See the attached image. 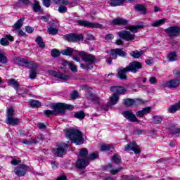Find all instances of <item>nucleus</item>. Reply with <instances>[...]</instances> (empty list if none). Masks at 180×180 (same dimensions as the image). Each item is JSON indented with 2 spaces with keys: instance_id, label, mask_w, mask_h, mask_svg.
I'll use <instances>...</instances> for the list:
<instances>
[{
  "instance_id": "f257e3e1",
  "label": "nucleus",
  "mask_w": 180,
  "mask_h": 180,
  "mask_svg": "<svg viewBox=\"0 0 180 180\" xmlns=\"http://www.w3.org/2000/svg\"><path fill=\"white\" fill-rule=\"evenodd\" d=\"M51 109L44 111V116L50 117V116H58V115H65L67 110H72L74 105L67 104L65 103H53L51 105Z\"/></svg>"
},
{
  "instance_id": "f03ea898",
  "label": "nucleus",
  "mask_w": 180,
  "mask_h": 180,
  "mask_svg": "<svg viewBox=\"0 0 180 180\" xmlns=\"http://www.w3.org/2000/svg\"><path fill=\"white\" fill-rule=\"evenodd\" d=\"M65 136L67 139L70 140L71 143L76 144V146H82L85 141L84 134L79 129L70 128L66 130Z\"/></svg>"
},
{
  "instance_id": "7ed1b4c3",
  "label": "nucleus",
  "mask_w": 180,
  "mask_h": 180,
  "mask_svg": "<svg viewBox=\"0 0 180 180\" xmlns=\"http://www.w3.org/2000/svg\"><path fill=\"white\" fill-rule=\"evenodd\" d=\"M68 144L65 143H56V148H52L51 153L55 157L63 158V155L67 154Z\"/></svg>"
},
{
  "instance_id": "20e7f679",
  "label": "nucleus",
  "mask_w": 180,
  "mask_h": 180,
  "mask_svg": "<svg viewBox=\"0 0 180 180\" xmlns=\"http://www.w3.org/2000/svg\"><path fill=\"white\" fill-rule=\"evenodd\" d=\"M147 101L142 98H124L122 101V105L126 108H131V106H139V105H144Z\"/></svg>"
},
{
  "instance_id": "39448f33",
  "label": "nucleus",
  "mask_w": 180,
  "mask_h": 180,
  "mask_svg": "<svg viewBox=\"0 0 180 180\" xmlns=\"http://www.w3.org/2000/svg\"><path fill=\"white\" fill-rule=\"evenodd\" d=\"M13 61L15 64H17L18 67H26L27 68H33L34 67V62L32 60L29 61L19 56L15 57Z\"/></svg>"
},
{
  "instance_id": "423d86ee",
  "label": "nucleus",
  "mask_w": 180,
  "mask_h": 180,
  "mask_svg": "<svg viewBox=\"0 0 180 180\" xmlns=\"http://www.w3.org/2000/svg\"><path fill=\"white\" fill-rule=\"evenodd\" d=\"M64 40L70 43H78L84 40V35L82 34L69 33L63 37Z\"/></svg>"
},
{
  "instance_id": "0eeeda50",
  "label": "nucleus",
  "mask_w": 180,
  "mask_h": 180,
  "mask_svg": "<svg viewBox=\"0 0 180 180\" xmlns=\"http://www.w3.org/2000/svg\"><path fill=\"white\" fill-rule=\"evenodd\" d=\"M30 167L27 165L20 164L18 167H14V174L19 178L25 176Z\"/></svg>"
},
{
  "instance_id": "6e6552de",
  "label": "nucleus",
  "mask_w": 180,
  "mask_h": 180,
  "mask_svg": "<svg viewBox=\"0 0 180 180\" xmlns=\"http://www.w3.org/2000/svg\"><path fill=\"white\" fill-rule=\"evenodd\" d=\"M77 23L79 26H82L83 27H91V29H100V27H102V25L98 22H91L85 20H77Z\"/></svg>"
},
{
  "instance_id": "1a4fd4ad",
  "label": "nucleus",
  "mask_w": 180,
  "mask_h": 180,
  "mask_svg": "<svg viewBox=\"0 0 180 180\" xmlns=\"http://www.w3.org/2000/svg\"><path fill=\"white\" fill-rule=\"evenodd\" d=\"M78 54L82 57L83 61L89 63V64H95L98 61L96 56L93 54H86L84 51L78 52Z\"/></svg>"
},
{
  "instance_id": "9d476101",
  "label": "nucleus",
  "mask_w": 180,
  "mask_h": 180,
  "mask_svg": "<svg viewBox=\"0 0 180 180\" xmlns=\"http://www.w3.org/2000/svg\"><path fill=\"white\" fill-rule=\"evenodd\" d=\"M127 68L129 72L132 74H136L139 70L143 68V64L139 61H132L127 65Z\"/></svg>"
},
{
  "instance_id": "9b49d317",
  "label": "nucleus",
  "mask_w": 180,
  "mask_h": 180,
  "mask_svg": "<svg viewBox=\"0 0 180 180\" xmlns=\"http://www.w3.org/2000/svg\"><path fill=\"white\" fill-rule=\"evenodd\" d=\"M166 33H167L169 37H178L180 34V27L174 25L165 29Z\"/></svg>"
},
{
  "instance_id": "f8f14e48",
  "label": "nucleus",
  "mask_w": 180,
  "mask_h": 180,
  "mask_svg": "<svg viewBox=\"0 0 180 180\" xmlns=\"http://www.w3.org/2000/svg\"><path fill=\"white\" fill-rule=\"evenodd\" d=\"M125 151H134V154H141V149L139 148V145L136 141L129 142L124 146Z\"/></svg>"
},
{
  "instance_id": "ddd939ff",
  "label": "nucleus",
  "mask_w": 180,
  "mask_h": 180,
  "mask_svg": "<svg viewBox=\"0 0 180 180\" xmlns=\"http://www.w3.org/2000/svg\"><path fill=\"white\" fill-rule=\"evenodd\" d=\"M86 98L87 101H90V102H92L93 103L96 105H99V106H101V98H99V96H98V95L94 94V92L91 91H87L86 93Z\"/></svg>"
},
{
  "instance_id": "4468645a",
  "label": "nucleus",
  "mask_w": 180,
  "mask_h": 180,
  "mask_svg": "<svg viewBox=\"0 0 180 180\" xmlns=\"http://www.w3.org/2000/svg\"><path fill=\"white\" fill-rule=\"evenodd\" d=\"M119 37L126 40L127 41H133L135 39L134 34L130 33V32L127 30H122L117 33Z\"/></svg>"
},
{
  "instance_id": "2eb2a0df",
  "label": "nucleus",
  "mask_w": 180,
  "mask_h": 180,
  "mask_svg": "<svg viewBox=\"0 0 180 180\" xmlns=\"http://www.w3.org/2000/svg\"><path fill=\"white\" fill-rule=\"evenodd\" d=\"M110 91L114 92L117 96H120V95H125L127 92L126 87L122 86H111L110 87Z\"/></svg>"
},
{
  "instance_id": "dca6fc26",
  "label": "nucleus",
  "mask_w": 180,
  "mask_h": 180,
  "mask_svg": "<svg viewBox=\"0 0 180 180\" xmlns=\"http://www.w3.org/2000/svg\"><path fill=\"white\" fill-rule=\"evenodd\" d=\"M122 116L129 120V122H132L133 123H140V120L137 119L136 115L133 113L131 111L126 110L122 112Z\"/></svg>"
},
{
  "instance_id": "f3484780",
  "label": "nucleus",
  "mask_w": 180,
  "mask_h": 180,
  "mask_svg": "<svg viewBox=\"0 0 180 180\" xmlns=\"http://www.w3.org/2000/svg\"><path fill=\"white\" fill-rule=\"evenodd\" d=\"M111 54L114 60H116L117 58V56H119V57H122L123 58H125L126 56H127V53L123 51L122 49L120 48H117L112 50Z\"/></svg>"
},
{
  "instance_id": "a211bd4d",
  "label": "nucleus",
  "mask_w": 180,
  "mask_h": 180,
  "mask_svg": "<svg viewBox=\"0 0 180 180\" xmlns=\"http://www.w3.org/2000/svg\"><path fill=\"white\" fill-rule=\"evenodd\" d=\"M165 85L169 89H176L180 85V81L178 79H173L165 82Z\"/></svg>"
},
{
  "instance_id": "6ab92c4d",
  "label": "nucleus",
  "mask_w": 180,
  "mask_h": 180,
  "mask_svg": "<svg viewBox=\"0 0 180 180\" xmlns=\"http://www.w3.org/2000/svg\"><path fill=\"white\" fill-rule=\"evenodd\" d=\"M52 72L53 77L55 78H58V79H62V81H68L70 79V76L65 75V73H63L60 71L57 72L55 70H51Z\"/></svg>"
},
{
  "instance_id": "aec40b11",
  "label": "nucleus",
  "mask_w": 180,
  "mask_h": 180,
  "mask_svg": "<svg viewBox=\"0 0 180 180\" xmlns=\"http://www.w3.org/2000/svg\"><path fill=\"white\" fill-rule=\"evenodd\" d=\"M89 165V162L86 159L79 158L76 161V168L78 169H84V168H86Z\"/></svg>"
},
{
  "instance_id": "412c9836",
  "label": "nucleus",
  "mask_w": 180,
  "mask_h": 180,
  "mask_svg": "<svg viewBox=\"0 0 180 180\" xmlns=\"http://www.w3.org/2000/svg\"><path fill=\"white\" fill-rule=\"evenodd\" d=\"M100 151L101 153H115V146L110 144L103 143L101 145Z\"/></svg>"
},
{
  "instance_id": "4be33fe9",
  "label": "nucleus",
  "mask_w": 180,
  "mask_h": 180,
  "mask_svg": "<svg viewBox=\"0 0 180 180\" xmlns=\"http://www.w3.org/2000/svg\"><path fill=\"white\" fill-rule=\"evenodd\" d=\"M127 72H130L129 69L127 68V66L125 68H121V69L117 72L118 78L121 81H124L127 79Z\"/></svg>"
},
{
  "instance_id": "5701e85b",
  "label": "nucleus",
  "mask_w": 180,
  "mask_h": 180,
  "mask_svg": "<svg viewBox=\"0 0 180 180\" xmlns=\"http://www.w3.org/2000/svg\"><path fill=\"white\" fill-rule=\"evenodd\" d=\"M129 23V20L124 18H115L111 21L113 26H126Z\"/></svg>"
},
{
  "instance_id": "b1692460",
  "label": "nucleus",
  "mask_w": 180,
  "mask_h": 180,
  "mask_svg": "<svg viewBox=\"0 0 180 180\" xmlns=\"http://www.w3.org/2000/svg\"><path fill=\"white\" fill-rule=\"evenodd\" d=\"M8 84L11 86H13L15 91H16V94L18 95H20L22 94V92H20V90L18 89L19 86H20V84L18 82V81H16V79L13 78L8 79Z\"/></svg>"
},
{
  "instance_id": "393cba45",
  "label": "nucleus",
  "mask_w": 180,
  "mask_h": 180,
  "mask_svg": "<svg viewBox=\"0 0 180 180\" xmlns=\"http://www.w3.org/2000/svg\"><path fill=\"white\" fill-rule=\"evenodd\" d=\"M80 52L81 51L74 50L71 47H67L65 50L61 51V54H63V56H68L69 57H71V56H72L74 53H75L76 54H78V53H80Z\"/></svg>"
},
{
  "instance_id": "a878e982",
  "label": "nucleus",
  "mask_w": 180,
  "mask_h": 180,
  "mask_svg": "<svg viewBox=\"0 0 180 180\" xmlns=\"http://www.w3.org/2000/svg\"><path fill=\"white\" fill-rule=\"evenodd\" d=\"M169 134L175 136V137H179L180 128L176 127L175 125H171L169 127Z\"/></svg>"
},
{
  "instance_id": "bb28decb",
  "label": "nucleus",
  "mask_w": 180,
  "mask_h": 180,
  "mask_svg": "<svg viewBox=\"0 0 180 180\" xmlns=\"http://www.w3.org/2000/svg\"><path fill=\"white\" fill-rule=\"evenodd\" d=\"M152 107H146L143 108L141 110L136 112L137 117H143L144 115H148L151 112Z\"/></svg>"
},
{
  "instance_id": "cd10ccee",
  "label": "nucleus",
  "mask_w": 180,
  "mask_h": 180,
  "mask_svg": "<svg viewBox=\"0 0 180 180\" xmlns=\"http://www.w3.org/2000/svg\"><path fill=\"white\" fill-rule=\"evenodd\" d=\"M167 60L169 63H174V61H178V55H176V52H170L167 56Z\"/></svg>"
},
{
  "instance_id": "c85d7f7f",
  "label": "nucleus",
  "mask_w": 180,
  "mask_h": 180,
  "mask_svg": "<svg viewBox=\"0 0 180 180\" xmlns=\"http://www.w3.org/2000/svg\"><path fill=\"white\" fill-rule=\"evenodd\" d=\"M134 9L135 11H137V12H141L142 15L147 14V8H146V6L143 4H136L134 6Z\"/></svg>"
},
{
  "instance_id": "c756f323",
  "label": "nucleus",
  "mask_w": 180,
  "mask_h": 180,
  "mask_svg": "<svg viewBox=\"0 0 180 180\" xmlns=\"http://www.w3.org/2000/svg\"><path fill=\"white\" fill-rule=\"evenodd\" d=\"M6 123L10 126H18V124L20 123L19 118L13 117L6 118Z\"/></svg>"
},
{
  "instance_id": "7c9ffc66",
  "label": "nucleus",
  "mask_w": 180,
  "mask_h": 180,
  "mask_svg": "<svg viewBox=\"0 0 180 180\" xmlns=\"http://www.w3.org/2000/svg\"><path fill=\"white\" fill-rule=\"evenodd\" d=\"M119 102V96H117L115 93L112 94V96L110 97V101L108 102V105H110L111 106H114V105H117V103Z\"/></svg>"
},
{
  "instance_id": "2f4dec72",
  "label": "nucleus",
  "mask_w": 180,
  "mask_h": 180,
  "mask_svg": "<svg viewBox=\"0 0 180 180\" xmlns=\"http://www.w3.org/2000/svg\"><path fill=\"white\" fill-rule=\"evenodd\" d=\"M26 18H20L13 25V27L15 30H19L22 26H23V21L25 20Z\"/></svg>"
},
{
  "instance_id": "473e14b6",
  "label": "nucleus",
  "mask_w": 180,
  "mask_h": 180,
  "mask_svg": "<svg viewBox=\"0 0 180 180\" xmlns=\"http://www.w3.org/2000/svg\"><path fill=\"white\" fill-rule=\"evenodd\" d=\"M130 32H134V33H137L139 32V29H144L143 25H129L127 27Z\"/></svg>"
},
{
  "instance_id": "72a5a7b5",
  "label": "nucleus",
  "mask_w": 180,
  "mask_h": 180,
  "mask_svg": "<svg viewBox=\"0 0 180 180\" xmlns=\"http://www.w3.org/2000/svg\"><path fill=\"white\" fill-rule=\"evenodd\" d=\"M111 161L114 162V164L119 165V164L122 162V157L119 155V154L115 153L112 156Z\"/></svg>"
},
{
  "instance_id": "f704fd0d",
  "label": "nucleus",
  "mask_w": 180,
  "mask_h": 180,
  "mask_svg": "<svg viewBox=\"0 0 180 180\" xmlns=\"http://www.w3.org/2000/svg\"><path fill=\"white\" fill-rule=\"evenodd\" d=\"M99 158V153L98 152H93L86 157L87 161H94Z\"/></svg>"
},
{
  "instance_id": "c9c22d12",
  "label": "nucleus",
  "mask_w": 180,
  "mask_h": 180,
  "mask_svg": "<svg viewBox=\"0 0 180 180\" xmlns=\"http://www.w3.org/2000/svg\"><path fill=\"white\" fill-rule=\"evenodd\" d=\"M123 0H110V5L112 7L122 6L124 5Z\"/></svg>"
},
{
  "instance_id": "e433bc0d",
  "label": "nucleus",
  "mask_w": 180,
  "mask_h": 180,
  "mask_svg": "<svg viewBox=\"0 0 180 180\" xmlns=\"http://www.w3.org/2000/svg\"><path fill=\"white\" fill-rule=\"evenodd\" d=\"M143 54H144V51H133L130 53V56H131V57H134V58H140V57H141V56H143Z\"/></svg>"
},
{
  "instance_id": "4c0bfd02",
  "label": "nucleus",
  "mask_w": 180,
  "mask_h": 180,
  "mask_svg": "<svg viewBox=\"0 0 180 180\" xmlns=\"http://www.w3.org/2000/svg\"><path fill=\"white\" fill-rule=\"evenodd\" d=\"M74 117H75V119H79V120H84V119H85V112L82 110L76 112L74 114Z\"/></svg>"
},
{
  "instance_id": "58836bf2",
  "label": "nucleus",
  "mask_w": 180,
  "mask_h": 180,
  "mask_svg": "<svg viewBox=\"0 0 180 180\" xmlns=\"http://www.w3.org/2000/svg\"><path fill=\"white\" fill-rule=\"evenodd\" d=\"M35 41L37 44H38L39 47L40 49H45L46 48V44L43 41V38H41L40 36H37Z\"/></svg>"
},
{
  "instance_id": "ea45409f",
  "label": "nucleus",
  "mask_w": 180,
  "mask_h": 180,
  "mask_svg": "<svg viewBox=\"0 0 180 180\" xmlns=\"http://www.w3.org/2000/svg\"><path fill=\"white\" fill-rule=\"evenodd\" d=\"M165 22H167V19L162 18L153 22L152 26H153V27H160V26H162V25H164Z\"/></svg>"
},
{
  "instance_id": "a19ab883",
  "label": "nucleus",
  "mask_w": 180,
  "mask_h": 180,
  "mask_svg": "<svg viewBox=\"0 0 180 180\" xmlns=\"http://www.w3.org/2000/svg\"><path fill=\"white\" fill-rule=\"evenodd\" d=\"M29 104L30 105L31 108H40V106H41V103L37 100H30L29 101Z\"/></svg>"
},
{
  "instance_id": "79ce46f5",
  "label": "nucleus",
  "mask_w": 180,
  "mask_h": 180,
  "mask_svg": "<svg viewBox=\"0 0 180 180\" xmlns=\"http://www.w3.org/2000/svg\"><path fill=\"white\" fill-rule=\"evenodd\" d=\"M153 123H154V124H161V123H162V117L160 116V115H154L153 117Z\"/></svg>"
},
{
  "instance_id": "37998d69",
  "label": "nucleus",
  "mask_w": 180,
  "mask_h": 180,
  "mask_svg": "<svg viewBox=\"0 0 180 180\" xmlns=\"http://www.w3.org/2000/svg\"><path fill=\"white\" fill-rule=\"evenodd\" d=\"M32 9L34 12H40L41 11V6H40V4L39 1H35V3L33 4Z\"/></svg>"
},
{
  "instance_id": "c03bdc74",
  "label": "nucleus",
  "mask_w": 180,
  "mask_h": 180,
  "mask_svg": "<svg viewBox=\"0 0 180 180\" xmlns=\"http://www.w3.org/2000/svg\"><path fill=\"white\" fill-rule=\"evenodd\" d=\"M79 155L82 158H86L88 157V149L86 148L79 150Z\"/></svg>"
},
{
  "instance_id": "a18cd8bd",
  "label": "nucleus",
  "mask_w": 180,
  "mask_h": 180,
  "mask_svg": "<svg viewBox=\"0 0 180 180\" xmlns=\"http://www.w3.org/2000/svg\"><path fill=\"white\" fill-rule=\"evenodd\" d=\"M0 63L1 64H7L8 63V57L5 56L4 53L0 52Z\"/></svg>"
},
{
  "instance_id": "49530a36",
  "label": "nucleus",
  "mask_w": 180,
  "mask_h": 180,
  "mask_svg": "<svg viewBox=\"0 0 180 180\" xmlns=\"http://www.w3.org/2000/svg\"><path fill=\"white\" fill-rule=\"evenodd\" d=\"M51 55L52 56V57H53V58H57V57H60V56L61 55V52H60L58 49H52Z\"/></svg>"
},
{
  "instance_id": "de8ad7c7",
  "label": "nucleus",
  "mask_w": 180,
  "mask_h": 180,
  "mask_svg": "<svg viewBox=\"0 0 180 180\" xmlns=\"http://www.w3.org/2000/svg\"><path fill=\"white\" fill-rule=\"evenodd\" d=\"M48 32L49 34H51V36H56L58 33V30L53 27H49L48 28Z\"/></svg>"
},
{
  "instance_id": "09e8293b",
  "label": "nucleus",
  "mask_w": 180,
  "mask_h": 180,
  "mask_svg": "<svg viewBox=\"0 0 180 180\" xmlns=\"http://www.w3.org/2000/svg\"><path fill=\"white\" fill-rule=\"evenodd\" d=\"M31 70L30 71V79H34L36 77H37V71L36 68H31Z\"/></svg>"
},
{
  "instance_id": "8fccbe9b",
  "label": "nucleus",
  "mask_w": 180,
  "mask_h": 180,
  "mask_svg": "<svg viewBox=\"0 0 180 180\" xmlns=\"http://www.w3.org/2000/svg\"><path fill=\"white\" fill-rule=\"evenodd\" d=\"M13 115H15V109H13V108H12V107H10L7 110V117H6V119L13 117Z\"/></svg>"
},
{
  "instance_id": "3c124183",
  "label": "nucleus",
  "mask_w": 180,
  "mask_h": 180,
  "mask_svg": "<svg viewBox=\"0 0 180 180\" xmlns=\"http://www.w3.org/2000/svg\"><path fill=\"white\" fill-rule=\"evenodd\" d=\"M122 169H123L122 167H119L117 169H112L110 170V174H111V175H117V173L120 172Z\"/></svg>"
},
{
  "instance_id": "603ef678",
  "label": "nucleus",
  "mask_w": 180,
  "mask_h": 180,
  "mask_svg": "<svg viewBox=\"0 0 180 180\" xmlns=\"http://www.w3.org/2000/svg\"><path fill=\"white\" fill-rule=\"evenodd\" d=\"M80 68H82V70H85L86 71H88V70H92L94 68V66L82 63L80 64Z\"/></svg>"
},
{
  "instance_id": "864d4df0",
  "label": "nucleus",
  "mask_w": 180,
  "mask_h": 180,
  "mask_svg": "<svg viewBox=\"0 0 180 180\" xmlns=\"http://www.w3.org/2000/svg\"><path fill=\"white\" fill-rule=\"evenodd\" d=\"M112 168H113V165H112V163H108L103 166V169H104V171H108V172H110V169H112Z\"/></svg>"
},
{
  "instance_id": "5fc2aeb1",
  "label": "nucleus",
  "mask_w": 180,
  "mask_h": 180,
  "mask_svg": "<svg viewBox=\"0 0 180 180\" xmlns=\"http://www.w3.org/2000/svg\"><path fill=\"white\" fill-rule=\"evenodd\" d=\"M69 69L72 71V72H78V68L72 63H69Z\"/></svg>"
},
{
  "instance_id": "6e6d98bb",
  "label": "nucleus",
  "mask_w": 180,
  "mask_h": 180,
  "mask_svg": "<svg viewBox=\"0 0 180 180\" xmlns=\"http://www.w3.org/2000/svg\"><path fill=\"white\" fill-rule=\"evenodd\" d=\"M0 44L6 47V46H9V41H8V39L6 37L1 38L0 40Z\"/></svg>"
},
{
  "instance_id": "4d7b16f0",
  "label": "nucleus",
  "mask_w": 180,
  "mask_h": 180,
  "mask_svg": "<svg viewBox=\"0 0 180 180\" xmlns=\"http://www.w3.org/2000/svg\"><path fill=\"white\" fill-rule=\"evenodd\" d=\"M67 6H59V8H58V11L59 13H67Z\"/></svg>"
},
{
  "instance_id": "13d9d810",
  "label": "nucleus",
  "mask_w": 180,
  "mask_h": 180,
  "mask_svg": "<svg viewBox=\"0 0 180 180\" xmlns=\"http://www.w3.org/2000/svg\"><path fill=\"white\" fill-rule=\"evenodd\" d=\"M25 29L27 33H29V34H32L33 32H34V28L29 25L25 26Z\"/></svg>"
},
{
  "instance_id": "bf43d9fd",
  "label": "nucleus",
  "mask_w": 180,
  "mask_h": 180,
  "mask_svg": "<svg viewBox=\"0 0 180 180\" xmlns=\"http://www.w3.org/2000/svg\"><path fill=\"white\" fill-rule=\"evenodd\" d=\"M43 5L46 8H50V5L51 4V0H42Z\"/></svg>"
},
{
  "instance_id": "052dcab7",
  "label": "nucleus",
  "mask_w": 180,
  "mask_h": 180,
  "mask_svg": "<svg viewBox=\"0 0 180 180\" xmlns=\"http://www.w3.org/2000/svg\"><path fill=\"white\" fill-rule=\"evenodd\" d=\"M20 162H22V161L14 159V160H11V164L12 165L16 166V165H20Z\"/></svg>"
},
{
  "instance_id": "680f3d73",
  "label": "nucleus",
  "mask_w": 180,
  "mask_h": 180,
  "mask_svg": "<svg viewBox=\"0 0 180 180\" xmlns=\"http://www.w3.org/2000/svg\"><path fill=\"white\" fill-rule=\"evenodd\" d=\"M149 82L150 84H151L152 85H154V84H157V77H151L149 79Z\"/></svg>"
},
{
  "instance_id": "e2e57ef3",
  "label": "nucleus",
  "mask_w": 180,
  "mask_h": 180,
  "mask_svg": "<svg viewBox=\"0 0 180 180\" xmlns=\"http://www.w3.org/2000/svg\"><path fill=\"white\" fill-rule=\"evenodd\" d=\"M37 127L40 129V130H44V129H46L47 126H46L44 124V123H38L37 124Z\"/></svg>"
},
{
  "instance_id": "0e129e2a",
  "label": "nucleus",
  "mask_w": 180,
  "mask_h": 180,
  "mask_svg": "<svg viewBox=\"0 0 180 180\" xmlns=\"http://www.w3.org/2000/svg\"><path fill=\"white\" fill-rule=\"evenodd\" d=\"M71 99H75L76 98H78V91H74L71 95H70Z\"/></svg>"
},
{
  "instance_id": "69168bd1",
  "label": "nucleus",
  "mask_w": 180,
  "mask_h": 180,
  "mask_svg": "<svg viewBox=\"0 0 180 180\" xmlns=\"http://www.w3.org/2000/svg\"><path fill=\"white\" fill-rule=\"evenodd\" d=\"M145 63H146V64H147V65L151 66V65H153V63H154V59H153V58L146 59L145 60Z\"/></svg>"
},
{
  "instance_id": "338daca9",
  "label": "nucleus",
  "mask_w": 180,
  "mask_h": 180,
  "mask_svg": "<svg viewBox=\"0 0 180 180\" xmlns=\"http://www.w3.org/2000/svg\"><path fill=\"white\" fill-rule=\"evenodd\" d=\"M114 37H115L113 36L112 34H108L105 35L104 39H105V40H112L114 39Z\"/></svg>"
},
{
  "instance_id": "774afa93",
  "label": "nucleus",
  "mask_w": 180,
  "mask_h": 180,
  "mask_svg": "<svg viewBox=\"0 0 180 180\" xmlns=\"http://www.w3.org/2000/svg\"><path fill=\"white\" fill-rule=\"evenodd\" d=\"M18 33L19 36H22V37H26L27 36L26 32H23L20 28L18 30Z\"/></svg>"
}]
</instances>
